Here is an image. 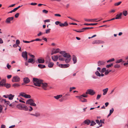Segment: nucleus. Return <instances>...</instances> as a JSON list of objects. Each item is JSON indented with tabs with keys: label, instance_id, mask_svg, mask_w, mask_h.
Instances as JSON below:
<instances>
[{
	"label": "nucleus",
	"instance_id": "29",
	"mask_svg": "<svg viewBox=\"0 0 128 128\" xmlns=\"http://www.w3.org/2000/svg\"><path fill=\"white\" fill-rule=\"evenodd\" d=\"M71 59V57L69 58H67L65 60L66 62V63H68L70 61Z\"/></svg>",
	"mask_w": 128,
	"mask_h": 128
},
{
	"label": "nucleus",
	"instance_id": "8",
	"mask_svg": "<svg viewBox=\"0 0 128 128\" xmlns=\"http://www.w3.org/2000/svg\"><path fill=\"white\" fill-rule=\"evenodd\" d=\"M14 18L13 17H8L6 19L5 22L7 24H10L11 23L10 21L12 20Z\"/></svg>",
	"mask_w": 128,
	"mask_h": 128
},
{
	"label": "nucleus",
	"instance_id": "27",
	"mask_svg": "<svg viewBox=\"0 0 128 128\" xmlns=\"http://www.w3.org/2000/svg\"><path fill=\"white\" fill-rule=\"evenodd\" d=\"M38 66L40 68H46V66L44 65H43L42 64H39L38 65Z\"/></svg>",
	"mask_w": 128,
	"mask_h": 128
},
{
	"label": "nucleus",
	"instance_id": "42",
	"mask_svg": "<svg viewBox=\"0 0 128 128\" xmlns=\"http://www.w3.org/2000/svg\"><path fill=\"white\" fill-rule=\"evenodd\" d=\"M127 10H124L123 12V14L124 16H126L127 15Z\"/></svg>",
	"mask_w": 128,
	"mask_h": 128
},
{
	"label": "nucleus",
	"instance_id": "15",
	"mask_svg": "<svg viewBox=\"0 0 128 128\" xmlns=\"http://www.w3.org/2000/svg\"><path fill=\"white\" fill-rule=\"evenodd\" d=\"M91 122L90 120L88 119H87L84 122V123L85 124L89 125Z\"/></svg>",
	"mask_w": 128,
	"mask_h": 128
},
{
	"label": "nucleus",
	"instance_id": "47",
	"mask_svg": "<svg viewBox=\"0 0 128 128\" xmlns=\"http://www.w3.org/2000/svg\"><path fill=\"white\" fill-rule=\"evenodd\" d=\"M121 3V2H118L114 4V5L115 6H118L120 5Z\"/></svg>",
	"mask_w": 128,
	"mask_h": 128
},
{
	"label": "nucleus",
	"instance_id": "62",
	"mask_svg": "<svg viewBox=\"0 0 128 128\" xmlns=\"http://www.w3.org/2000/svg\"><path fill=\"white\" fill-rule=\"evenodd\" d=\"M60 23H61L60 22L57 21L55 22V24L56 25H58V24H60Z\"/></svg>",
	"mask_w": 128,
	"mask_h": 128
},
{
	"label": "nucleus",
	"instance_id": "45",
	"mask_svg": "<svg viewBox=\"0 0 128 128\" xmlns=\"http://www.w3.org/2000/svg\"><path fill=\"white\" fill-rule=\"evenodd\" d=\"M114 58H112L111 59H110L108 60L107 61V62H113L114 60Z\"/></svg>",
	"mask_w": 128,
	"mask_h": 128
},
{
	"label": "nucleus",
	"instance_id": "26",
	"mask_svg": "<svg viewBox=\"0 0 128 128\" xmlns=\"http://www.w3.org/2000/svg\"><path fill=\"white\" fill-rule=\"evenodd\" d=\"M12 86L14 88H16L17 87L20 86V85L18 84L15 83L13 84Z\"/></svg>",
	"mask_w": 128,
	"mask_h": 128
},
{
	"label": "nucleus",
	"instance_id": "38",
	"mask_svg": "<svg viewBox=\"0 0 128 128\" xmlns=\"http://www.w3.org/2000/svg\"><path fill=\"white\" fill-rule=\"evenodd\" d=\"M106 68H102V70L100 71V72L101 73H104L106 71Z\"/></svg>",
	"mask_w": 128,
	"mask_h": 128
},
{
	"label": "nucleus",
	"instance_id": "6",
	"mask_svg": "<svg viewBox=\"0 0 128 128\" xmlns=\"http://www.w3.org/2000/svg\"><path fill=\"white\" fill-rule=\"evenodd\" d=\"M22 57L25 59V60L26 61L28 60L27 53L26 51L23 52L22 53Z\"/></svg>",
	"mask_w": 128,
	"mask_h": 128
},
{
	"label": "nucleus",
	"instance_id": "36",
	"mask_svg": "<svg viewBox=\"0 0 128 128\" xmlns=\"http://www.w3.org/2000/svg\"><path fill=\"white\" fill-rule=\"evenodd\" d=\"M80 101L82 102H87V100L86 99L84 98H82L80 99Z\"/></svg>",
	"mask_w": 128,
	"mask_h": 128
},
{
	"label": "nucleus",
	"instance_id": "1",
	"mask_svg": "<svg viewBox=\"0 0 128 128\" xmlns=\"http://www.w3.org/2000/svg\"><path fill=\"white\" fill-rule=\"evenodd\" d=\"M43 80L40 79L34 78L32 80V82L34 84L38 86H40L41 84L42 83Z\"/></svg>",
	"mask_w": 128,
	"mask_h": 128
},
{
	"label": "nucleus",
	"instance_id": "33",
	"mask_svg": "<svg viewBox=\"0 0 128 128\" xmlns=\"http://www.w3.org/2000/svg\"><path fill=\"white\" fill-rule=\"evenodd\" d=\"M122 15V13L120 12V14H117L116 15V16H117V17L119 18V19H120L122 18L121 16Z\"/></svg>",
	"mask_w": 128,
	"mask_h": 128
},
{
	"label": "nucleus",
	"instance_id": "20",
	"mask_svg": "<svg viewBox=\"0 0 128 128\" xmlns=\"http://www.w3.org/2000/svg\"><path fill=\"white\" fill-rule=\"evenodd\" d=\"M38 61L39 63L42 64L44 62L45 60L44 59H38Z\"/></svg>",
	"mask_w": 128,
	"mask_h": 128
},
{
	"label": "nucleus",
	"instance_id": "2",
	"mask_svg": "<svg viewBox=\"0 0 128 128\" xmlns=\"http://www.w3.org/2000/svg\"><path fill=\"white\" fill-rule=\"evenodd\" d=\"M6 80L4 79H2L1 81H0V87H2L4 86L7 88H8L10 86V84L5 83Z\"/></svg>",
	"mask_w": 128,
	"mask_h": 128
},
{
	"label": "nucleus",
	"instance_id": "7",
	"mask_svg": "<svg viewBox=\"0 0 128 128\" xmlns=\"http://www.w3.org/2000/svg\"><path fill=\"white\" fill-rule=\"evenodd\" d=\"M69 66L70 64H59L58 65V66L59 67L62 68H67Z\"/></svg>",
	"mask_w": 128,
	"mask_h": 128
},
{
	"label": "nucleus",
	"instance_id": "56",
	"mask_svg": "<svg viewBox=\"0 0 128 128\" xmlns=\"http://www.w3.org/2000/svg\"><path fill=\"white\" fill-rule=\"evenodd\" d=\"M30 105L34 106H36V105L35 103H34V102H32L30 104Z\"/></svg>",
	"mask_w": 128,
	"mask_h": 128
},
{
	"label": "nucleus",
	"instance_id": "18",
	"mask_svg": "<svg viewBox=\"0 0 128 128\" xmlns=\"http://www.w3.org/2000/svg\"><path fill=\"white\" fill-rule=\"evenodd\" d=\"M48 66L49 68H52L53 66L54 63L52 62H50L48 64Z\"/></svg>",
	"mask_w": 128,
	"mask_h": 128
},
{
	"label": "nucleus",
	"instance_id": "41",
	"mask_svg": "<svg viewBox=\"0 0 128 128\" xmlns=\"http://www.w3.org/2000/svg\"><path fill=\"white\" fill-rule=\"evenodd\" d=\"M120 65L118 64H116L114 65V68H120Z\"/></svg>",
	"mask_w": 128,
	"mask_h": 128
},
{
	"label": "nucleus",
	"instance_id": "48",
	"mask_svg": "<svg viewBox=\"0 0 128 128\" xmlns=\"http://www.w3.org/2000/svg\"><path fill=\"white\" fill-rule=\"evenodd\" d=\"M50 61V59H48V60H45L46 63V64H48Z\"/></svg>",
	"mask_w": 128,
	"mask_h": 128
},
{
	"label": "nucleus",
	"instance_id": "57",
	"mask_svg": "<svg viewBox=\"0 0 128 128\" xmlns=\"http://www.w3.org/2000/svg\"><path fill=\"white\" fill-rule=\"evenodd\" d=\"M101 95L98 94L97 96L96 99L98 100L101 97Z\"/></svg>",
	"mask_w": 128,
	"mask_h": 128
},
{
	"label": "nucleus",
	"instance_id": "10",
	"mask_svg": "<svg viewBox=\"0 0 128 128\" xmlns=\"http://www.w3.org/2000/svg\"><path fill=\"white\" fill-rule=\"evenodd\" d=\"M62 56L64 58H69L71 57L70 55L68 53H65L63 54Z\"/></svg>",
	"mask_w": 128,
	"mask_h": 128
},
{
	"label": "nucleus",
	"instance_id": "21",
	"mask_svg": "<svg viewBox=\"0 0 128 128\" xmlns=\"http://www.w3.org/2000/svg\"><path fill=\"white\" fill-rule=\"evenodd\" d=\"M42 88L45 90H46V88L45 87H46L47 86V84L46 83H44L42 82Z\"/></svg>",
	"mask_w": 128,
	"mask_h": 128
},
{
	"label": "nucleus",
	"instance_id": "64",
	"mask_svg": "<svg viewBox=\"0 0 128 128\" xmlns=\"http://www.w3.org/2000/svg\"><path fill=\"white\" fill-rule=\"evenodd\" d=\"M64 26H67L68 25V24L67 22H64Z\"/></svg>",
	"mask_w": 128,
	"mask_h": 128
},
{
	"label": "nucleus",
	"instance_id": "37",
	"mask_svg": "<svg viewBox=\"0 0 128 128\" xmlns=\"http://www.w3.org/2000/svg\"><path fill=\"white\" fill-rule=\"evenodd\" d=\"M24 97L26 98H31V96H30L29 94H25Z\"/></svg>",
	"mask_w": 128,
	"mask_h": 128
},
{
	"label": "nucleus",
	"instance_id": "44",
	"mask_svg": "<svg viewBox=\"0 0 128 128\" xmlns=\"http://www.w3.org/2000/svg\"><path fill=\"white\" fill-rule=\"evenodd\" d=\"M25 94L24 92H20V96L24 97Z\"/></svg>",
	"mask_w": 128,
	"mask_h": 128
},
{
	"label": "nucleus",
	"instance_id": "4",
	"mask_svg": "<svg viewBox=\"0 0 128 128\" xmlns=\"http://www.w3.org/2000/svg\"><path fill=\"white\" fill-rule=\"evenodd\" d=\"M86 94H89L90 95H93L95 94V92L93 90L89 89L87 90Z\"/></svg>",
	"mask_w": 128,
	"mask_h": 128
},
{
	"label": "nucleus",
	"instance_id": "46",
	"mask_svg": "<svg viewBox=\"0 0 128 128\" xmlns=\"http://www.w3.org/2000/svg\"><path fill=\"white\" fill-rule=\"evenodd\" d=\"M50 28H48L47 30H46V33L48 34L50 32Z\"/></svg>",
	"mask_w": 128,
	"mask_h": 128
},
{
	"label": "nucleus",
	"instance_id": "50",
	"mask_svg": "<svg viewBox=\"0 0 128 128\" xmlns=\"http://www.w3.org/2000/svg\"><path fill=\"white\" fill-rule=\"evenodd\" d=\"M16 10V8H14L13 10H12L10 12H9L8 13H12V12H14L16 11V10Z\"/></svg>",
	"mask_w": 128,
	"mask_h": 128
},
{
	"label": "nucleus",
	"instance_id": "14",
	"mask_svg": "<svg viewBox=\"0 0 128 128\" xmlns=\"http://www.w3.org/2000/svg\"><path fill=\"white\" fill-rule=\"evenodd\" d=\"M85 20L86 22H97L96 20H97V19H85Z\"/></svg>",
	"mask_w": 128,
	"mask_h": 128
},
{
	"label": "nucleus",
	"instance_id": "63",
	"mask_svg": "<svg viewBox=\"0 0 128 128\" xmlns=\"http://www.w3.org/2000/svg\"><path fill=\"white\" fill-rule=\"evenodd\" d=\"M76 88L74 87H71L70 88V91L71 92L72 90L75 89Z\"/></svg>",
	"mask_w": 128,
	"mask_h": 128
},
{
	"label": "nucleus",
	"instance_id": "24",
	"mask_svg": "<svg viewBox=\"0 0 128 128\" xmlns=\"http://www.w3.org/2000/svg\"><path fill=\"white\" fill-rule=\"evenodd\" d=\"M30 114L31 115L33 116L36 117L40 116V114L38 112H36L35 114Z\"/></svg>",
	"mask_w": 128,
	"mask_h": 128
},
{
	"label": "nucleus",
	"instance_id": "52",
	"mask_svg": "<svg viewBox=\"0 0 128 128\" xmlns=\"http://www.w3.org/2000/svg\"><path fill=\"white\" fill-rule=\"evenodd\" d=\"M96 122L98 124V125H100V121L98 120H95Z\"/></svg>",
	"mask_w": 128,
	"mask_h": 128
},
{
	"label": "nucleus",
	"instance_id": "22",
	"mask_svg": "<svg viewBox=\"0 0 128 128\" xmlns=\"http://www.w3.org/2000/svg\"><path fill=\"white\" fill-rule=\"evenodd\" d=\"M8 98L10 100H12L13 99L14 97V95H12V94L8 95Z\"/></svg>",
	"mask_w": 128,
	"mask_h": 128
},
{
	"label": "nucleus",
	"instance_id": "61",
	"mask_svg": "<svg viewBox=\"0 0 128 128\" xmlns=\"http://www.w3.org/2000/svg\"><path fill=\"white\" fill-rule=\"evenodd\" d=\"M109 72H108V70H106V71H105L104 74L105 75H107L108 73Z\"/></svg>",
	"mask_w": 128,
	"mask_h": 128
},
{
	"label": "nucleus",
	"instance_id": "35",
	"mask_svg": "<svg viewBox=\"0 0 128 128\" xmlns=\"http://www.w3.org/2000/svg\"><path fill=\"white\" fill-rule=\"evenodd\" d=\"M22 108H23V110L25 111H27L28 110V108L26 106H23Z\"/></svg>",
	"mask_w": 128,
	"mask_h": 128
},
{
	"label": "nucleus",
	"instance_id": "34",
	"mask_svg": "<svg viewBox=\"0 0 128 128\" xmlns=\"http://www.w3.org/2000/svg\"><path fill=\"white\" fill-rule=\"evenodd\" d=\"M96 75L100 77L101 76V74L98 71H96L95 72Z\"/></svg>",
	"mask_w": 128,
	"mask_h": 128
},
{
	"label": "nucleus",
	"instance_id": "30",
	"mask_svg": "<svg viewBox=\"0 0 128 128\" xmlns=\"http://www.w3.org/2000/svg\"><path fill=\"white\" fill-rule=\"evenodd\" d=\"M97 24V23H91V24H86L84 23V25H96Z\"/></svg>",
	"mask_w": 128,
	"mask_h": 128
},
{
	"label": "nucleus",
	"instance_id": "49",
	"mask_svg": "<svg viewBox=\"0 0 128 128\" xmlns=\"http://www.w3.org/2000/svg\"><path fill=\"white\" fill-rule=\"evenodd\" d=\"M113 65V64L112 63L110 64H109L107 65L106 66V67L107 68H108L111 67Z\"/></svg>",
	"mask_w": 128,
	"mask_h": 128
},
{
	"label": "nucleus",
	"instance_id": "31",
	"mask_svg": "<svg viewBox=\"0 0 128 128\" xmlns=\"http://www.w3.org/2000/svg\"><path fill=\"white\" fill-rule=\"evenodd\" d=\"M62 96V95H57L56 96H54V98L56 99H58L61 97Z\"/></svg>",
	"mask_w": 128,
	"mask_h": 128
},
{
	"label": "nucleus",
	"instance_id": "9",
	"mask_svg": "<svg viewBox=\"0 0 128 128\" xmlns=\"http://www.w3.org/2000/svg\"><path fill=\"white\" fill-rule=\"evenodd\" d=\"M23 81L26 84H28L30 82V79L27 77L24 78L23 79Z\"/></svg>",
	"mask_w": 128,
	"mask_h": 128
},
{
	"label": "nucleus",
	"instance_id": "39",
	"mask_svg": "<svg viewBox=\"0 0 128 128\" xmlns=\"http://www.w3.org/2000/svg\"><path fill=\"white\" fill-rule=\"evenodd\" d=\"M91 124H90V126H93L94 125L96 124V123L93 120H92L91 122Z\"/></svg>",
	"mask_w": 128,
	"mask_h": 128
},
{
	"label": "nucleus",
	"instance_id": "11",
	"mask_svg": "<svg viewBox=\"0 0 128 128\" xmlns=\"http://www.w3.org/2000/svg\"><path fill=\"white\" fill-rule=\"evenodd\" d=\"M105 63V62L104 61H99L98 62V66H100L104 65Z\"/></svg>",
	"mask_w": 128,
	"mask_h": 128
},
{
	"label": "nucleus",
	"instance_id": "51",
	"mask_svg": "<svg viewBox=\"0 0 128 128\" xmlns=\"http://www.w3.org/2000/svg\"><path fill=\"white\" fill-rule=\"evenodd\" d=\"M6 67L8 69H10L11 67V66L9 64H7L6 65Z\"/></svg>",
	"mask_w": 128,
	"mask_h": 128
},
{
	"label": "nucleus",
	"instance_id": "28",
	"mask_svg": "<svg viewBox=\"0 0 128 128\" xmlns=\"http://www.w3.org/2000/svg\"><path fill=\"white\" fill-rule=\"evenodd\" d=\"M108 88H106L105 89H104L103 90V95H105L107 93V92L108 91Z\"/></svg>",
	"mask_w": 128,
	"mask_h": 128
},
{
	"label": "nucleus",
	"instance_id": "16",
	"mask_svg": "<svg viewBox=\"0 0 128 128\" xmlns=\"http://www.w3.org/2000/svg\"><path fill=\"white\" fill-rule=\"evenodd\" d=\"M63 54L62 55H60L58 56V59L59 60L61 61H64L65 60V59L63 58Z\"/></svg>",
	"mask_w": 128,
	"mask_h": 128
},
{
	"label": "nucleus",
	"instance_id": "32",
	"mask_svg": "<svg viewBox=\"0 0 128 128\" xmlns=\"http://www.w3.org/2000/svg\"><path fill=\"white\" fill-rule=\"evenodd\" d=\"M123 61V60L122 59H121L120 60H116V64L117 63H119L120 62H122ZM124 62V61L123 62Z\"/></svg>",
	"mask_w": 128,
	"mask_h": 128
},
{
	"label": "nucleus",
	"instance_id": "25",
	"mask_svg": "<svg viewBox=\"0 0 128 128\" xmlns=\"http://www.w3.org/2000/svg\"><path fill=\"white\" fill-rule=\"evenodd\" d=\"M22 105L21 104H20L17 105L16 106V107L19 109L21 110H23L22 108Z\"/></svg>",
	"mask_w": 128,
	"mask_h": 128
},
{
	"label": "nucleus",
	"instance_id": "43",
	"mask_svg": "<svg viewBox=\"0 0 128 128\" xmlns=\"http://www.w3.org/2000/svg\"><path fill=\"white\" fill-rule=\"evenodd\" d=\"M60 50L59 48L56 49L54 51V53L56 54V53L59 52Z\"/></svg>",
	"mask_w": 128,
	"mask_h": 128
},
{
	"label": "nucleus",
	"instance_id": "23",
	"mask_svg": "<svg viewBox=\"0 0 128 128\" xmlns=\"http://www.w3.org/2000/svg\"><path fill=\"white\" fill-rule=\"evenodd\" d=\"M29 63H31L32 64H34L35 62V61L32 58L29 59L28 60Z\"/></svg>",
	"mask_w": 128,
	"mask_h": 128
},
{
	"label": "nucleus",
	"instance_id": "17",
	"mask_svg": "<svg viewBox=\"0 0 128 128\" xmlns=\"http://www.w3.org/2000/svg\"><path fill=\"white\" fill-rule=\"evenodd\" d=\"M72 59L74 62V64H76L77 62V59L75 56L73 55Z\"/></svg>",
	"mask_w": 128,
	"mask_h": 128
},
{
	"label": "nucleus",
	"instance_id": "59",
	"mask_svg": "<svg viewBox=\"0 0 128 128\" xmlns=\"http://www.w3.org/2000/svg\"><path fill=\"white\" fill-rule=\"evenodd\" d=\"M20 43V41L19 40H16V44L17 45H18Z\"/></svg>",
	"mask_w": 128,
	"mask_h": 128
},
{
	"label": "nucleus",
	"instance_id": "13",
	"mask_svg": "<svg viewBox=\"0 0 128 128\" xmlns=\"http://www.w3.org/2000/svg\"><path fill=\"white\" fill-rule=\"evenodd\" d=\"M52 58L54 61H56L58 59V56L57 55L55 56H52Z\"/></svg>",
	"mask_w": 128,
	"mask_h": 128
},
{
	"label": "nucleus",
	"instance_id": "54",
	"mask_svg": "<svg viewBox=\"0 0 128 128\" xmlns=\"http://www.w3.org/2000/svg\"><path fill=\"white\" fill-rule=\"evenodd\" d=\"M31 40L30 41H25V40H23V42H24L25 43H30V42H31Z\"/></svg>",
	"mask_w": 128,
	"mask_h": 128
},
{
	"label": "nucleus",
	"instance_id": "5",
	"mask_svg": "<svg viewBox=\"0 0 128 128\" xmlns=\"http://www.w3.org/2000/svg\"><path fill=\"white\" fill-rule=\"evenodd\" d=\"M104 43V42L102 40H94L92 42V44H103Z\"/></svg>",
	"mask_w": 128,
	"mask_h": 128
},
{
	"label": "nucleus",
	"instance_id": "53",
	"mask_svg": "<svg viewBox=\"0 0 128 128\" xmlns=\"http://www.w3.org/2000/svg\"><path fill=\"white\" fill-rule=\"evenodd\" d=\"M81 96H82V98L83 97H84V98H87L88 96L86 94H83Z\"/></svg>",
	"mask_w": 128,
	"mask_h": 128
},
{
	"label": "nucleus",
	"instance_id": "58",
	"mask_svg": "<svg viewBox=\"0 0 128 128\" xmlns=\"http://www.w3.org/2000/svg\"><path fill=\"white\" fill-rule=\"evenodd\" d=\"M114 111V109L113 108H112V109L110 110V113L112 114L113 112Z\"/></svg>",
	"mask_w": 128,
	"mask_h": 128
},
{
	"label": "nucleus",
	"instance_id": "19",
	"mask_svg": "<svg viewBox=\"0 0 128 128\" xmlns=\"http://www.w3.org/2000/svg\"><path fill=\"white\" fill-rule=\"evenodd\" d=\"M86 28H82V29H80V30H74V31H75L77 32H83L84 31V30L86 29Z\"/></svg>",
	"mask_w": 128,
	"mask_h": 128
},
{
	"label": "nucleus",
	"instance_id": "12",
	"mask_svg": "<svg viewBox=\"0 0 128 128\" xmlns=\"http://www.w3.org/2000/svg\"><path fill=\"white\" fill-rule=\"evenodd\" d=\"M34 102V101L32 99H30L26 101V104H29L30 105L32 103Z\"/></svg>",
	"mask_w": 128,
	"mask_h": 128
},
{
	"label": "nucleus",
	"instance_id": "55",
	"mask_svg": "<svg viewBox=\"0 0 128 128\" xmlns=\"http://www.w3.org/2000/svg\"><path fill=\"white\" fill-rule=\"evenodd\" d=\"M42 12L43 13H45V14H47L48 12V11L45 10H42Z\"/></svg>",
	"mask_w": 128,
	"mask_h": 128
},
{
	"label": "nucleus",
	"instance_id": "60",
	"mask_svg": "<svg viewBox=\"0 0 128 128\" xmlns=\"http://www.w3.org/2000/svg\"><path fill=\"white\" fill-rule=\"evenodd\" d=\"M19 15V13H17L15 15V17L16 18H17L18 17Z\"/></svg>",
	"mask_w": 128,
	"mask_h": 128
},
{
	"label": "nucleus",
	"instance_id": "40",
	"mask_svg": "<svg viewBox=\"0 0 128 128\" xmlns=\"http://www.w3.org/2000/svg\"><path fill=\"white\" fill-rule=\"evenodd\" d=\"M42 40V39H39V38H36L35 40H31V42H33L34 41H41Z\"/></svg>",
	"mask_w": 128,
	"mask_h": 128
},
{
	"label": "nucleus",
	"instance_id": "3",
	"mask_svg": "<svg viewBox=\"0 0 128 128\" xmlns=\"http://www.w3.org/2000/svg\"><path fill=\"white\" fill-rule=\"evenodd\" d=\"M20 78L19 76H14L12 80V82H18L20 81Z\"/></svg>",
	"mask_w": 128,
	"mask_h": 128
}]
</instances>
